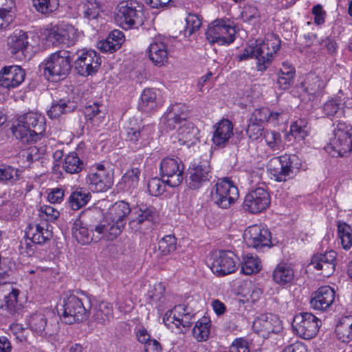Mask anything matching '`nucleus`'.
Wrapping results in <instances>:
<instances>
[{
  "label": "nucleus",
  "instance_id": "c9c22d12",
  "mask_svg": "<svg viewBox=\"0 0 352 352\" xmlns=\"http://www.w3.org/2000/svg\"><path fill=\"white\" fill-rule=\"evenodd\" d=\"M157 93L154 89H144L142 92L138 109L143 112H149L157 107Z\"/></svg>",
  "mask_w": 352,
  "mask_h": 352
},
{
  "label": "nucleus",
  "instance_id": "a211bd4d",
  "mask_svg": "<svg viewBox=\"0 0 352 352\" xmlns=\"http://www.w3.org/2000/svg\"><path fill=\"white\" fill-rule=\"evenodd\" d=\"M243 239L248 247L255 249L270 246L271 232L261 226L254 225L248 227L243 233Z\"/></svg>",
  "mask_w": 352,
  "mask_h": 352
},
{
  "label": "nucleus",
  "instance_id": "6e6d98bb",
  "mask_svg": "<svg viewBox=\"0 0 352 352\" xmlns=\"http://www.w3.org/2000/svg\"><path fill=\"white\" fill-rule=\"evenodd\" d=\"M113 225H108L107 231L104 233V236L108 241H113L117 238L122 232L125 223L120 221H113Z\"/></svg>",
  "mask_w": 352,
  "mask_h": 352
},
{
  "label": "nucleus",
  "instance_id": "c85d7f7f",
  "mask_svg": "<svg viewBox=\"0 0 352 352\" xmlns=\"http://www.w3.org/2000/svg\"><path fill=\"white\" fill-rule=\"evenodd\" d=\"M336 338L340 342L349 343L352 341V315L341 317L335 329Z\"/></svg>",
  "mask_w": 352,
  "mask_h": 352
},
{
  "label": "nucleus",
  "instance_id": "052dcab7",
  "mask_svg": "<svg viewBox=\"0 0 352 352\" xmlns=\"http://www.w3.org/2000/svg\"><path fill=\"white\" fill-rule=\"evenodd\" d=\"M14 19L12 8H0V29H6Z\"/></svg>",
  "mask_w": 352,
  "mask_h": 352
},
{
  "label": "nucleus",
  "instance_id": "dca6fc26",
  "mask_svg": "<svg viewBox=\"0 0 352 352\" xmlns=\"http://www.w3.org/2000/svg\"><path fill=\"white\" fill-rule=\"evenodd\" d=\"M27 320L30 329L38 336L50 339L58 332L57 324L49 321L42 312L31 314Z\"/></svg>",
  "mask_w": 352,
  "mask_h": 352
},
{
  "label": "nucleus",
  "instance_id": "f3484780",
  "mask_svg": "<svg viewBox=\"0 0 352 352\" xmlns=\"http://www.w3.org/2000/svg\"><path fill=\"white\" fill-rule=\"evenodd\" d=\"M236 256L230 251L220 250L212 254L211 270L217 276H223L236 270Z\"/></svg>",
  "mask_w": 352,
  "mask_h": 352
},
{
  "label": "nucleus",
  "instance_id": "13d9d810",
  "mask_svg": "<svg viewBox=\"0 0 352 352\" xmlns=\"http://www.w3.org/2000/svg\"><path fill=\"white\" fill-rule=\"evenodd\" d=\"M291 133L296 140H305L307 135L306 125L302 124V120L296 122L291 126Z\"/></svg>",
  "mask_w": 352,
  "mask_h": 352
},
{
  "label": "nucleus",
  "instance_id": "864d4df0",
  "mask_svg": "<svg viewBox=\"0 0 352 352\" xmlns=\"http://www.w3.org/2000/svg\"><path fill=\"white\" fill-rule=\"evenodd\" d=\"M165 182L162 178H151L148 182V190L152 196H159L165 191Z\"/></svg>",
  "mask_w": 352,
  "mask_h": 352
},
{
  "label": "nucleus",
  "instance_id": "4be33fe9",
  "mask_svg": "<svg viewBox=\"0 0 352 352\" xmlns=\"http://www.w3.org/2000/svg\"><path fill=\"white\" fill-rule=\"evenodd\" d=\"M25 77V70L20 66H5L0 71V85L9 89L15 88L23 82Z\"/></svg>",
  "mask_w": 352,
  "mask_h": 352
},
{
  "label": "nucleus",
  "instance_id": "aec40b11",
  "mask_svg": "<svg viewBox=\"0 0 352 352\" xmlns=\"http://www.w3.org/2000/svg\"><path fill=\"white\" fill-rule=\"evenodd\" d=\"M337 254L333 250L325 252L324 254H314L309 262L316 270L321 271L323 277H329L335 271Z\"/></svg>",
  "mask_w": 352,
  "mask_h": 352
},
{
  "label": "nucleus",
  "instance_id": "ddd939ff",
  "mask_svg": "<svg viewBox=\"0 0 352 352\" xmlns=\"http://www.w3.org/2000/svg\"><path fill=\"white\" fill-rule=\"evenodd\" d=\"M235 33L232 26L227 25L222 19H217L209 26L206 34L208 41L212 44L218 43L220 45H228L234 41Z\"/></svg>",
  "mask_w": 352,
  "mask_h": 352
},
{
  "label": "nucleus",
  "instance_id": "0eeeda50",
  "mask_svg": "<svg viewBox=\"0 0 352 352\" xmlns=\"http://www.w3.org/2000/svg\"><path fill=\"white\" fill-rule=\"evenodd\" d=\"M301 160L296 155L285 154L274 157L269 164V170L276 182H285L287 177L292 173L294 169H299Z\"/></svg>",
  "mask_w": 352,
  "mask_h": 352
},
{
  "label": "nucleus",
  "instance_id": "3c124183",
  "mask_svg": "<svg viewBox=\"0 0 352 352\" xmlns=\"http://www.w3.org/2000/svg\"><path fill=\"white\" fill-rule=\"evenodd\" d=\"M164 287L161 283L155 285L153 288L148 291L146 297L148 304L151 306L155 304L157 305L164 297Z\"/></svg>",
  "mask_w": 352,
  "mask_h": 352
},
{
  "label": "nucleus",
  "instance_id": "72a5a7b5",
  "mask_svg": "<svg viewBox=\"0 0 352 352\" xmlns=\"http://www.w3.org/2000/svg\"><path fill=\"white\" fill-rule=\"evenodd\" d=\"M91 193L85 188L78 187L69 195V206L74 210H77L85 206L91 199Z\"/></svg>",
  "mask_w": 352,
  "mask_h": 352
},
{
  "label": "nucleus",
  "instance_id": "ea45409f",
  "mask_svg": "<svg viewBox=\"0 0 352 352\" xmlns=\"http://www.w3.org/2000/svg\"><path fill=\"white\" fill-rule=\"evenodd\" d=\"M308 313L302 312L294 317L292 322V329L294 332L299 338L303 340H308V333H307L308 322L307 316Z\"/></svg>",
  "mask_w": 352,
  "mask_h": 352
},
{
  "label": "nucleus",
  "instance_id": "9d476101",
  "mask_svg": "<svg viewBox=\"0 0 352 352\" xmlns=\"http://www.w3.org/2000/svg\"><path fill=\"white\" fill-rule=\"evenodd\" d=\"M179 104H175L172 107L169 113H173V121L175 124H179L181 126L177 129V138L180 144L190 146L194 144L198 140L199 131L195 125L190 122L186 121V115L177 113V108Z\"/></svg>",
  "mask_w": 352,
  "mask_h": 352
},
{
  "label": "nucleus",
  "instance_id": "9b49d317",
  "mask_svg": "<svg viewBox=\"0 0 352 352\" xmlns=\"http://www.w3.org/2000/svg\"><path fill=\"white\" fill-rule=\"evenodd\" d=\"M157 217L156 209L153 206L139 205L132 209L129 226L133 232H142L153 224Z\"/></svg>",
  "mask_w": 352,
  "mask_h": 352
},
{
  "label": "nucleus",
  "instance_id": "cd10ccee",
  "mask_svg": "<svg viewBox=\"0 0 352 352\" xmlns=\"http://www.w3.org/2000/svg\"><path fill=\"white\" fill-rule=\"evenodd\" d=\"M233 126L228 120H223L215 125L212 142L217 146H224L233 135Z\"/></svg>",
  "mask_w": 352,
  "mask_h": 352
},
{
  "label": "nucleus",
  "instance_id": "f704fd0d",
  "mask_svg": "<svg viewBox=\"0 0 352 352\" xmlns=\"http://www.w3.org/2000/svg\"><path fill=\"white\" fill-rule=\"evenodd\" d=\"M151 127L149 126H142L138 127H129L126 129L127 140L132 142H140L141 145H145L150 137Z\"/></svg>",
  "mask_w": 352,
  "mask_h": 352
},
{
  "label": "nucleus",
  "instance_id": "5701e85b",
  "mask_svg": "<svg viewBox=\"0 0 352 352\" xmlns=\"http://www.w3.org/2000/svg\"><path fill=\"white\" fill-rule=\"evenodd\" d=\"M188 182L190 189L196 190L201 187L211 178V168L206 164L192 165L188 169Z\"/></svg>",
  "mask_w": 352,
  "mask_h": 352
},
{
  "label": "nucleus",
  "instance_id": "39448f33",
  "mask_svg": "<svg viewBox=\"0 0 352 352\" xmlns=\"http://www.w3.org/2000/svg\"><path fill=\"white\" fill-rule=\"evenodd\" d=\"M212 201L221 208H228L239 198L238 188L228 177L219 179L211 193Z\"/></svg>",
  "mask_w": 352,
  "mask_h": 352
},
{
  "label": "nucleus",
  "instance_id": "f8f14e48",
  "mask_svg": "<svg viewBox=\"0 0 352 352\" xmlns=\"http://www.w3.org/2000/svg\"><path fill=\"white\" fill-rule=\"evenodd\" d=\"M84 226L96 232V241H100L107 231L108 224L102 210L98 208H89L82 211L78 219Z\"/></svg>",
  "mask_w": 352,
  "mask_h": 352
},
{
  "label": "nucleus",
  "instance_id": "37998d69",
  "mask_svg": "<svg viewBox=\"0 0 352 352\" xmlns=\"http://www.w3.org/2000/svg\"><path fill=\"white\" fill-rule=\"evenodd\" d=\"M19 292L16 289H12V291L4 297L3 303L1 308L6 310L10 314H15L21 308V305L18 303L17 298Z\"/></svg>",
  "mask_w": 352,
  "mask_h": 352
},
{
  "label": "nucleus",
  "instance_id": "423d86ee",
  "mask_svg": "<svg viewBox=\"0 0 352 352\" xmlns=\"http://www.w3.org/2000/svg\"><path fill=\"white\" fill-rule=\"evenodd\" d=\"M72 58L70 52L66 50H58L52 53L45 60L44 74L52 78H65L72 67Z\"/></svg>",
  "mask_w": 352,
  "mask_h": 352
},
{
  "label": "nucleus",
  "instance_id": "393cba45",
  "mask_svg": "<svg viewBox=\"0 0 352 352\" xmlns=\"http://www.w3.org/2000/svg\"><path fill=\"white\" fill-rule=\"evenodd\" d=\"M253 327L258 331H261L264 337L269 336L271 333H277L281 329L280 320L276 315L272 314L261 315L258 317L254 322Z\"/></svg>",
  "mask_w": 352,
  "mask_h": 352
},
{
  "label": "nucleus",
  "instance_id": "a19ab883",
  "mask_svg": "<svg viewBox=\"0 0 352 352\" xmlns=\"http://www.w3.org/2000/svg\"><path fill=\"white\" fill-rule=\"evenodd\" d=\"M84 166L82 161L78 157L76 153H70L64 160L63 167L64 170L70 174L80 172Z\"/></svg>",
  "mask_w": 352,
  "mask_h": 352
},
{
  "label": "nucleus",
  "instance_id": "e2e57ef3",
  "mask_svg": "<svg viewBox=\"0 0 352 352\" xmlns=\"http://www.w3.org/2000/svg\"><path fill=\"white\" fill-rule=\"evenodd\" d=\"M97 47L102 52L109 53H113L120 48L119 46H118V44H115L113 42H111L108 38L98 42Z\"/></svg>",
  "mask_w": 352,
  "mask_h": 352
},
{
  "label": "nucleus",
  "instance_id": "f03ea898",
  "mask_svg": "<svg viewBox=\"0 0 352 352\" xmlns=\"http://www.w3.org/2000/svg\"><path fill=\"white\" fill-rule=\"evenodd\" d=\"M61 306L62 317L67 324L85 322L91 314V301L83 295L80 297L74 294H66L63 296Z\"/></svg>",
  "mask_w": 352,
  "mask_h": 352
},
{
  "label": "nucleus",
  "instance_id": "473e14b6",
  "mask_svg": "<svg viewBox=\"0 0 352 352\" xmlns=\"http://www.w3.org/2000/svg\"><path fill=\"white\" fill-rule=\"evenodd\" d=\"M77 104L74 101L69 100L60 99L58 101L52 103L50 109L47 111V116L51 119L58 118L61 114L69 113L76 109Z\"/></svg>",
  "mask_w": 352,
  "mask_h": 352
},
{
  "label": "nucleus",
  "instance_id": "4d7b16f0",
  "mask_svg": "<svg viewBox=\"0 0 352 352\" xmlns=\"http://www.w3.org/2000/svg\"><path fill=\"white\" fill-rule=\"evenodd\" d=\"M263 132L264 131L262 124L250 122V120H249L246 133L250 139L252 140H257L263 136Z\"/></svg>",
  "mask_w": 352,
  "mask_h": 352
},
{
  "label": "nucleus",
  "instance_id": "2eb2a0df",
  "mask_svg": "<svg viewBox=\"0 0 352 352\" xmlns=\"http://www.w3.org/2000/svg\"><path fill=\"white\" fill-rule=\"evenodd\" d=\"M280 41L278 38L272 36L271 38L261 43H256V58L257 59V70L264 72L272 63L273 54L279 50Z\"/></svg>",
  "mask_w": 352,
  "mask_h": 352
},
{
  "label": "nucleus",
  "instance_id": "4c0bfd02",
  "mask_svg": "<svg viewBox=\"0 0 352 352\" xmlns=\"http://www.w3.org/2000/svg\"><path fill=\"white\" fill-rule=\"evenodd\" d=\"M132 209L129 204L124 201L115 203L110 209L112 221L125 223V218L131 214Z\"/></svg>",
  "mask_w": 352,
  "mask_h": 352
},
{
  "label": "nucleus",
  "instance_id": "2f4dec72",
  "mask_svg": "<svg viewBox=\"0 0 352 352\" xmlns=\"http://www.w3.org/2000/svg\"><path fill=\"white\" fill-rule=\"evenodd\" d=\"M93 317L98 324L102 325L109 324L113 318L112 305L107 302H100L94 309Z\"/></svg>",
  "mask_w": 352,
  "mask_h": 352
},
{
  "label": "nucleus",
  "instance_id": "412c9836",
  "mask_svg": "<svg viewBox=\"0 0 352 352\" xmlns=\"http://www.w3.org/2000/svg\"><path fill=\"white\" fill-rule=\"evenodd\" d=\"M8 50L12 55L19 60L26 58L29 45L28 35L23 30L14 31L7 39Z\"/></svg>",
  "mask_w": 352,
  "mask_h": 352
},
{
  "label": "nucleus",
  "instance_id": "a878e982",
  "mask_svg": "<svg viewBox=\"0 0 352 352\" xmlns=\"http://www.w3.org/2000/svg\"><path fill=\"white\" fill-rule=\"evenodd\" d=\"M89 189L93 192H104L111 188L113 180L112 175L107 171L90 173L86 179Z\"/></svg>",
  "mask_w": 352,
  "mask_h": 352
},
{
  "label": "nucleus",
  "instance_id": "58836bf2",
  "mask_svg": "<svg viewBox=\"0 0 352 352\" xmlns=\"http://www.w3.org/2000/svg\"><path fill=\"white\" fill-rule=\"evenodd\" d=\"M337 227L342 247L344 250H349L352 246V228L340 221L338 222Z\"/></svg>",
  "mask_w": 352,
  "mask_h": 352
},
{
  "label": "nucleus",
  "instance_id": "5fc2aeb1",
  "mask_svg": "<svg viewBox=\"0 0 352 352\" xmlns=\"http://www.w3.org/2000/svg\"><path fill=\"white\" fill-rule=\"evenodd\" d=\"M311 14L314 23L316 26L321 27L324 24L327 14L322 5L317 4L314 6L311 9Z\"/></svg>",
  "mask_w": 352,
  "mask_h": 352
},
{
  "label": "nucleus",
  "instance_id": "1a4fd4ad",
  "mask_svg": "<svg viewBox=\"0 0 352 352\" xmlns=\"http://www.w3.org/2000/svg\"><path fill=\"white\" fill-rule=\"evenodd\" d=\"M184 164L180 159L166 157L160 163V172L164 182L170 187L179 186L184 179Z\"/></svg>",
  "mask_w": 352,
  "mask_h": 352
},
{
  "label": "nucleus",
  "instance_id": "680f3d73",
  "mask_svg": "<svg viewBox=\"0 0 352 352\" xmlns=\"http://www.w3.org/2000/svg\"><path fill=\"white\" fill-rule=\"evenodd\" d=\"M224 352H250V349L245 340L236 338L229 347L228 351Z\"/></svg>",
  "mask_w": 352,
  "mask_h": 352
},
{
  "label": "nucleus",
  "instance_id": "e433bc0d",
  "mask_svg": "<svg viewBox=\"0 0 352 352\" xmlns=\"http://www.w3.org/2000/svg\"><path fill=\"white\" fill-rule=\"evenodd\" d=\"M293 278L294 271L287 264H279L274 270L273 279L280 285L290 283Z\"/></svg>",
  "mask_w": 352,
  "mask_h": 352
},
{
  "label": "nucleus",
  "instance_id": "7c9ffc66",
  "mask_svg": "<svg viewBox=\"0 0 352 352\" xmlns=\"http://www.w3.org/2000/svg\"><path fill=\"white\" fill-rule=\"evenodd\" d=\"M150 60L157 66H161L168 60L167 46L163 42H153L148 50Z\"/></svg>",
  "mask_w": 352,
  "mask_h": 352
},
{
  "label": "nucleus",
  "instance_id": "79ce46f5",
  "mask_svg": "<svg viewBox=\"0 0 352 352\" xmlns=\"http://www.w3.org/2000/svg\"><path fill=\"white\" fill-rule=\"evenodd\" d=\"M210 320L207 318H204L198 320L192 329L193 337L198 342L206 341L210 335Z\"/></svg>",
  "mask_w": 352,
  "mask_h": 352
},
{
  "label": "nucleus",
  "instance_id": "6ab92c4d",
  "mask_svg": "<svg viewBox=\"0 0 352 352\" xmlns=\"http://www.w3.org/2000/svg\"><path fill=\"white\" fill-rule=\"evenodd\" d=\"M77 38L76 30L72 25L54 26L49 30L47 37L53 45L64 44L67 46L74 45Z\"/></svg>",
  "mask_w": 352,
  "mask_h": 352
},
{
  "label": "nucleus",
  "instance_id": "bb28decb",
  "mask_svg": "<svg viewBox=\"0 0 352 352\" xmlns=\"http://www.w3.org/2000/svg\"><path fill=\"white\" fill-rule=\"evenodd\" d=\"M50 228H52V226L46 223L42 225H30L26 231V235L34 243L43 245L52 237V232Z\"/></svg>",
  "mask_w": 352,
  "mask_h": 352
},
{
  "label": "nucleus",
  "instance_id": "de8ad7c7",
  "mask_svg": "<svg viewBox=\"0 0 352 352\" xmlns=\"http://www.w3.org/2000/svg\"><path fill=\"white\" fill-rule=\"evenodd\" d=\"M82 10L84 17L91 20L97 19L101 9L100 3L96 0H87L82 3Z\"/></svg>",
  "mask_w": 352,
  "mask_h": 352
},
{
  "label": "nucleus",
  "instance_id": "0e129e2a",
  "mask_svg": "<svg viewBox=\"0 0 352 352\" xmlns=\"http://www.w3.org/2000/svg\"><path fill=\"white\" fill-rule=\"evenodd\" d=\"M17 170L11 166L0 167V180L9 181L14 179L16 176Z\"/></svg>",
  "mask_w": 352,
  "mask_h": 352
},
{
  "label": "nucleus",
  "instance_id": "b1692460",
  "mask_svg": "<svg viewBox=\"0 0 352 352\" xmlns=\"http://www.w3.org/2000/svg\"><path fill=\"white\" fill-rule=\"evenodd\" d=\"M335 290L329 286H323L312 294L309 304L317 310H326L335 301Z\"/></svg>",
  "mask_w": 352,
  "mask_h": 352
},
{
  "label": "nucleus",
  "instance_id": "603ef678",
  "mask_svg": "<svg viewBox=\"0 0 352 352\" xmlns=\"http://www.w3.org/2000/svg\"><path fill=\"white\" fill-rule=\"evenodd\" d=\"M338 98L339 97L331 99L324 104L323 110L327 116H335L336 114L342 115L343 113L341 100Z\"/></svg>",
  "mask_w": 352,
  "mask_h": 352
},
{
  "label": "nucleus",
  "instance_id": "c03bdc74",
  "mask_svg": "<svg viewBox=\"0 0 352 352\" xmlns=\"http://www.w3.org/2000/svg\"><path fill=\"white\" fill-rule=\"evenodd\" d=\"M261 270L260 261L257 256L247 255L241 263V272L245 275L257 273Z\"/></svg>",
  "mask_w": 352,
  "mask_h": 352
},
{
  "label": "nucleus",
  "instance_id": "6e6552de",
  "mask_svg": "<svg viewBox=\"0 0 352 352\" xmlns=\"http://www.w3.org/2000/svg\"><path fill=\"white\" fill-rule=\"evenodd\" d=\"M75 56L73 66L76 73L81 76H89L95 74L101 65L100 55L92 50H78Z\"/></svg>",
  "mask_w": 352,
  "mask_h": 352
},
{
  "label": "nucleus",
  "instance_id": "09e8293b",
  "mask_svg": "<svg viewBox=\"0 0 352 352\" xmlns=\"http://www.w3.org/2000/svg\"><path fill=\"white\" fill-rule=\"evenodd\" d=\"M140 173L141 170L138 168H132L128 170L122 178L125 187L128 188L137 187L140 181Z\"/></svg>",
  "mask_w": 352,
  "mask_h": 352
},
{
  "label": "nucleus",
  "instance_id": "49530a36",
  "mask_svg": "<svg viewBox=\"0 0 352 352\" xmlns=\"http://www.w3.org/2000/svg\"><path fill=\"white\" fill-rule=\"evenodd\" d=\"M35 9L43 14H50L59 6L58 0H32Z\"/></svg>",
  "mask_w": 352,
  "mask_h": 352
},
{
  "label": "nucleus",
  "instance_id": "69168bd1",
  "mask_svg": "<svg viewBox=\"0 0 352 352\" xmlns=\"http://www.w3.org/2000/svg\"><path fill=\"white\" fill-rule=\"evenodd\" d=\"M64 195V190L60 188H56L51 190V192L47 195V199L50 203L58 204L62 201Z\"/></svg>",
  "mask_w": 352,
  "mask_h": 352
},
{
  "label": "nucleus",
  "instance_id": "f257e3e1",
  "mask_svg": "<svg viewBox=\"0 0 352 352\" xmlns=\"http://www.w3.org/2000/svg\"><path fill=\"white\" fill-rule=\"evenodd\" d=\"M44 120V118L36 113H27L19 118V123L13 128L12 133L23 144L35 143L45 132Z\"/></svg>",
  "mask_w": 352,
  "mask_h": 352
},
{
  "label": "nucleus",
  "instance_id": "338daca9",
  "mask_svg": "<svg viewBox=\"0 0 352 352\" xmlns=\"http://www.w3.org/2000/svg\"><path fill=\"white\" fill-rule=\"evenodd\" d=\"M99 106L97 103H94L86 106L84 110V114L87 120L91 121L94 117L100 113Z\"/></svg>",
  "mask_w": 352,
  "mask_h": 352
},
{
  "label": "nucleus",
  "instance_id": "20e7f679",
  "mask_svg": "<svg viewBox=\"0 0 352 352\" xmlns=\"http://www.w3.org/2000/svg\"><path fill=\"white\" fill-rule=\"evenodd\" d=\"M326 150L333 157H344L352 151V127L344 122H338L333 130V136Z\"/></svg>",
  "mask_w": 352,
  "mask_h": 352
},
{
  "label": "nucleus",
  "instance_id": "4468645a",
  "mask_svg": "<svg viewBox=\"0 0 352 352\" xmlns=\"http://www.w3.org/2000/svg\"><path fill=\"white\" fill-rule=\"evenodd\" d=\"M268 191L262 187L250 190L245 197L243 207L245 211L257 214L265 211L270 205Z\"/></svg>",
  "mask_w": 352,
  "mask_h": 352
},
{
  "label": "nucleus",
  "instance_id": "774afa93",
  "mask_svg": "<svg viewBox=\"0 0 352 352\" xmlns=\"http://www.w3.org/2000/svg\"><path fill=\"white\" fill-rule=\"evenodd\" d=\"M307 349L306 344L301 342H296L293 344L285 347L283 352H307Z\"/></svg>",
  "mask_w": 352,
  "mask_h": 352
},
{
  "label": "nucleus",
  "instance_id": "bf43d9fd",
  "mask_svg": "<svg viewBox=\"0 0 352 352\" xmlns=\"http://www.w3.org/2000/svg\"><path fill=\"white\" fill-rule=\"evenodd\" d=\"M269 116H270V110L268 108H261L256 109L250 120V122L262 124L265 122H269Z\"/></svg>",
  "mask_w": 352,
  "mask_h": 352
},
{
  "label": "nucleus",
  "instance_id": "a18cd8bd",
  "mask_svg": "<svg viewBox=\"0 0 352 352\" xmlns=\"http://www.w3.org/2000/svg\"><path fill=\"white\" fill-rule=\"evenodd\" d=\"M177 248V239L173 234L166 235L158 242V250L162 255H168Z\"/></svg>",
  "mask_w": 352,
  "mask_h": 352
},
{
  "label": "nucleus",
  "instance_id": "8fccbe9b",
  "mask_svg": "<svg viewBox=\"0 0 352 352\" xmlns=\"http://www.w3.org/2000/svg\"><path fill=\"white\" fill-rule=\"evenodd\" d=\"M186 25L184 29L185 36H191L198 30L201 25V19L199 16L195 14H189L186 18Z\"/></svg>",
  "mask_w": 352,
  "mask_h": 352
},
{
  "label": "nucleus",
  "instance_id": "c756f323",
  "mask_svg": "<svg viewBox=\"0 0 352 352\" xmlns=\"http://www.w3.org/2000/svg\"><path fill=\"white\" fill-rule=\"evenodd\" d=\"M72 234L77 241L82 245L98 241H96V232L91 231L87 226H84L79 219H76L74 223Z\"/></svg>",
  "mask_w": 352,
  "mask_h": 352
},
{
  "label": "nucleus",
  "instance_id": "7ed1b4c3",
  "mask_svg": "<svg viewBox=\"0 0 352 352\" xmlns=\"http://www.w3.org/2000/svg\"><path fill=\"white\" fill-rule=\"evenodd\" d=\"M142 6L136 1H124L116 8L115 20L124 29L138 28L144 23Z\"/></svg>",
  "mask_w": 352,
  "mask_h": 352
}]
</instances>
